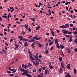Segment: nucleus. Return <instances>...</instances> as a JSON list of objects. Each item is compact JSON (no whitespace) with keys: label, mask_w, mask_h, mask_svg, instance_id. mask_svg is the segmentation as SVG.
<instances>
[{"label":"nucleus","mask_w":77,"mask_h":77,"mask_svg":"<svg viewBox=\"0 0 77 77\" xmlns=\"http://www.w3.org/2000/svg\"><path fill=\"white\" fill-rule=\"evenodd\" d=\"M25 74H26V76H27L29 77H32V75H29V74H28L27 72H25Z\"/></svg>","instance_id":"nucleus-4"},{"label":"nucleus","mask_w":77,"mask_h":77,"mask_svg":"<svg viewBox=\"0 0 77 77\" xmlns=\"http://www.w3.org/2000/svg\"><path fill=\"white\" fill-rule=\"evenodd\" d=\"M22 67L24 68V64H22Z\"/></svg>","instance_id":"nucleus-59"},{"label":"nucleus","mask_w":77,"mask_h":77,"mask_svg":"<svg viewBox=\"0 0 77 77\" xmlns=\"http://www.w3.org/2000/svg\"><path fill=\"white\" fill-rule=\"evenodd\" d=\"M75 52H77V48H76L74 49Z\"/></svg>","instance_id":"nucleus-38"},{"label":"nucleus","mask_w":77,"mask_h":77,"mask_svg":"<svg viewBox=\"0 0 77 77\" xmlns=\"http://www.w3.org/2000/svg\"><path fill=\"white\" fill-rule=\"evenodd\" d=\"M7 69H8V70H11V69L10 67H8Z\"/></svg>","instance_id":"nucleus-47"},{"label":"nucleus","mask_w":77,"mask_h":77,"mask_svg":"<svg viewBox=\"0 0 77 77\" xmlns=\"http://www.w3.org/2000/svg\"><path fill=\"white\" fill-rule=\"evenodd\" d=\"M29 57L31 60H35V59L34 58H33V57H32V55H30L29 56Z\"/></svg>","instance_id":"nucleus-7"},{"label":"nucleus","mask_w":77,"mask_h":77,"mask_svg":"<svg viewBox=\"0 0 77 77\" xmlns=\"http://www.w3.org/2000/svg\"><path fill=\"white\" fill-rule=\"evenodd\" d=\"M30 20H32V21H33L34 22H35V19L31 17L30 18Z\"/></svg>","instance_id":"nucleus-20"},{"label":"nucleus","mask_w":77,"mask_h":77,"mask_svg":"<svg viewBox=\"0 0 77 77\" xmlns=\"http://www.w3.org/2000/svg\"><path fill=\"white\" fill-rule=\"evenodd\" d=\"M40 75H41V76L42 77H43L44 76V74H43V73H41L40 74Z\"/></svg>","instance_id":"nucleus-35"},{"label":"nucleus","mask_w":77,"mask_h":77,"mask_svg":"<svg viewBox=\"0 0 77 77\" xmlns=\"http://www.w3.org/2000/svg\"><path fill=\"white\" fill-rule=\"evenodd\" d=\"M10 75V76H14V74H10V75Z\"/></svg>","instance_id":"nucleus-49"},{"label":"nucleus","mask_w":77,"mask_h":77,"mask_svg":"<svg viewBox=\"0 0 77 77\" xmlns=\"http://www.w3.org/2000/svg\"><path fill=\"white\" fill-rule=\"evenodd\" d=\"M15 63V62L14 61H13L11 63V64H14Z\"/></svg>","instance_id":"nucleus-55"},{"label":"nucleus","mask_w":77,"mask_h":77,"mask_svg":"<svg viewBox=\"0 0 77 77\" xmlns=\"http://www.w3.org/2000/svg\"><path fill=\"white\" fill-rule=\"evenodd\" d=\"M37 76H38V77H42V76H41V75H37Z\"/></svg>","instance_id":"nucleus-60"},{"label":"nucleus","mask_w":77,"mask_h":77,"mask_svg":"<svg viewBox=\"0 0 77 77\" xmlns=\"http://www.w3.org/2000/svg\"><path fill=\"white\" fill-rule=\"evenodd\" d=\"M36 43L35 42H34V43H33L32 45V48H35V46H34V45L35 44V43Z\"/></svg>","instance_id":"nucleus-12"},{"label":"nucleus","mask_w":77,"mask_h":77,"mask_svg":"<svg viewBox=\"0 0 77 77\" xmlns=\"http://www.w3.org/2000/svg\"><path fill=\"white\" fill-rule=\"evenodd\" d=\"M33 39H35V40H39V39H41V38L40 37L38 38V36L37 35H36L33 38Z\"/></svg>","instance_id":"nucleus-2"},{"label":"nucleus","mask_w":77,"mask_h":77,"mask_svg":"<svg viewBox=\"0 0 77 77\" xmlns=\"http://www.w3.org/2000/svg\"><path fill=\"white\" fill-rule=\"evenodd\" d=\"M29 53V54H31L32 53H31V52H30V51H29V52H28Z\"/></svg>","instance_id":"nucleus-61"},{"label":"nucleus","mask_w":77,"mask_h":77,"mask_svg":"<svg viewBox=\"0 0 77 77\" xmlns=\"http://www.w3.org/2000/svg\"><path fill=\"white\" fill-rule=\"evenodd\" d=\"M28 26H29L28 25H26V24L24 26L25 28H26V29H28V28H29Z\"/></svg>","instance_id":"nucleus-9"},{"label":"nucleus","mask_w":77,"mask_h":77,"mask_svg":"<svg viewBox=\"0 0 77 77\" xmlns=\"http://www.w3.org/2000/svg\"><path fill=\"white\" fill-rule=\"evenodd\" d=\"M49 67H50V69H53V66H49Z\"/></svg>","instance_id":"nucleus-32"},{"label":"nucleus","mask_w":77,"mask_h":77,"mask_svg":"<svg viewBox=\"0 0 77 77\" xmlns=\"http://www.w3.org/2000/svg\"><path fill=\"white\" fill-rule=\"evenodd\" d=\"M66 10H68V7H67V6H66Z\"/></svg>","instance_id":"nucleus-54"},{"label":"nucleus","mask_w":77,"mask_h":77,"mask_svg":"<svg viewBox=\"0 0 77 77\" xmlns=\"http://www.w3.org/2000/svg\"><path fill=\"white\" fill-rule=\"evenodd\" d=\"M60 47L61 48V49H63L64 48V46L62 45H60Z\"/></svg>","instance_id":"nucleus-19"},{"label":"nucleus","mask_w":77,"mask_h":77,"mask_svg":"<svg viewBox=\"0 0 77 77\" xmlns=\"http://www.w3.org/2000/svg\"><path fill=\"white\" fill-rule=\"evenodd\" d=\"M27 65L26 64L24 65V68L25 69H27Z\"/></svg>","instance_id":"nucleus-22"},{"label":"nucleus","mask_w":77,"mask_h":77,"mask_svg":"<svg viewBox=\"0 0 77 77\" xmlns=\"http://www.w3.org/2000/svg\"><path fill=\"white\" fill-rule=\"evenodd\" d=\"M28 29H29V31L30 32H31V29L30 28H29Z\"/></svg>","instance_id":"nucleus-58"},{"label":"nucleus","mask_w":77,"mask_h":77,"mask_svg":"<svg viewBox=\"0 0 77 77\" xmlns=\"http://www.w3.org/2000/svg\"><path fill=\"white\" fill-rule=\"evenodd\" d=\"M35 59L36 60L35 62H37L38 61V56L37 54H36L35 55Z\"/></svg>","instance_id":"nucleus-5"},{"label":"nucleus","mask_w":77,"mask_h":77,"mask_svg":"<svg viewBox=\"0 0 77 77\" xmlns=\"http://www.w3.org/2000/svg\"><path fill=\"white\" fill-rule=\"evenodd\" d=\"M62 31L63 32V33L65 34V35H66V33H68V34L70 35L72 33V32H69V31L66 30H64L63 29Z\"/></svg>","instance_id":"nucleus-1"},{"label":"nucleus","mask_w":77,"mask_h":77,"mask_svg":"<svg viewBox=\"0 0 77 77\" xmlns=\"http://www.w3.org/2000/svg\"><path fill=\"white\" fill-rule=\"evenodd\" d=\"M55 43L56 44H59V43H58V40L57 39H55Z\"/></svg>","instance_id":"nucleus-15"},{"label":"nucleus","mask_w":77,"mask_h":77,"mask_svg":"<svg viewBox=\"0 0 77 77\" xmlns=\"http://www.w3.org/2000/svg\"><path fill=\"white\" fill-rule=\"evenodd\" d=\"M73 34H74V35H77V31H75L73 32Z\"/></svg>","instance_id":"nucleus-31"},{"label":"nucleus","mask_w":77,"mask_h":77,"mask_svg":"<svg viewBox=\"0 0 77 77\" xmlns=\"http://www.w3.org/2000/svg\"><path fill=\"white\" fill-rule=\"evenodd\" d=\"M38 46H39V47H40V48H41V47H42V44H39Z\"/></svg>","instance_id":"nucleus-24"},{"label":"nucleus","mask_w":77,"mask_h":77,"mask_svg":"<svg viewBox=\"0 0 77 77\" xmlns=\"http://www.w3.org/2000/svg\"><path fill=\"white\" fill-rule=\"evenodd\" d=\"M28 66H32V64L30 63H29Z\"/></svg>","instance_id":"nucleus-43"},{"label":"nucleus","mask_w":77,"mask_h":77,"mask_svg":"<svg viewBox=\"0 0 77 77\" xmlns=\"http://www.w3.org/2000/svg\"><path fill=\"white\" fill-rule=\"evenodd\" d=\"M70 12H71V13H73V10H71Z\"/></svg>","instance_id":"nucleus-62"},{"label":"nucleus","mask_w":77,"mask_h":77,"mask_svg":"<svg viewBox=\"0 0 77 77\" xmlns=\"http://www.w3.org/2000/svg\"><path fill=\"white\" fill-rule=\"evenodd\" d=\"M33 72H36V70L35 69H34L33 71H32Z\"/></svg>","instance_id":"nucleus-34"},{"label":"nucleus","mask_w":77,"mask_h":77,"mask_svg":"<svg viewBox=\"0 0 77 77\" xmlns=\"http://www.w3.org/2000/svg\"><path fill=\"white\" fill-rule=\"evenodd\" d=\"M16 71H17L16 70H15L14 71H13L12 72V73H15V72Z\"/></svg>","instance_id":"nucleus-51"},{"label":"nucleus","mask_w":77,"mask_h":77,"mask_svg":"<svg viewBox=\"0 0 77 77\" xmlns=\"http://www.w3.org/2000/svg\"><path fill=\"white\" fill-rule=\"evenodd\" d=\"M32 35H31V36H29V37H28V38H32Z\"/></svg>","instance_id":"nucleus-64"},{"label":"nucleus","mask_w":77,"mask_h":77,"mask_svg":"<svg viewBox=\"0 0 77 77\" xmlns=\"http://www.w3.org/2000/svg\"><path fill=\"white\" fill-rule=\"evenodd\" d=\"M56 45H57V48H59V49H60V46H59V43L56 44Z\"/></svg>","instance_id":"nucleus-8"},{"label":"nucleus","mask_w":77,"mask_h":77,"mask_svg":"<svg viewBox=\"0 0 77 77\" xmlns=\"http://www.w3.org/2000/svg\"><path fill=\"white\" fill-rule=\"evenodd\" d=\"M46 35H48H48H49V34L48 33H46Z\"/></svg>","instance_id":"nucleus-63"},{"label":"nucleus","mask_w":77,"mask_h":77,"mask_svg":"<svg viewBox=\"0 0 77 77\" xmlns=\"http://www.w3.org/2000/svg\"><path fill=\"white\" fill-rule=\"evenodd\" d=\"M60 64H61V65L62 68H65V66H64V65L63 64V62L62 61L61 62Z\"/></svg>","instance_id":"nucleus-3"},{"label":"nucleus","mask_w":77,"mask_h":77,"mask_svg":"<svg viewBox=\"0 0 77 77\" xmlns=\"http://www.w3.org/2000/svg\"><path fill=\"white\" fill-rule=\"evenodd\" d=\"M60 27L61 28H66V27H65V26L64 25H63V26H60Z\"/></svg>","instance_id":"nucleus-14"},{"label":"nucleus","mask_w":77,"mask_h":77,"mask_svg":"<svg viewBox=\"0 0 77 77\" xmlns=\"http://www.w3.org/2000/svg\"><path fill=\"white\" fill-rule=\"evenodd\" d=\"M72 36H71L70 38L69 39V42H71V41H72Z\"/></svg>","instance_id":"nucleus-10"},{"label":"nucleus","mask_w":77,"mask_h":77,"mask_svg":"<svg viewBox=\"0 0 77 77\" xmlns=\"http://www.w3.org/2000/svg\"><path fill=\"white\" fill-rule=\"evenodd\" d=\"M65 36H66V38H70L69 36V35H65Z\"/></svg>","instance_id":"nucleus-28"},{"label":"nucleus","mask_w":77,"mask_h":77,"mask_svg":"<svg viewBox=\"0 0 77 77\" xmlns=\"http://www.w3.org/2000/svg\"><path fill=\"white\" fill-rule=\"evenodd\" d=\"M45 71V75H47V72H48V71L47 70H46Z\"/></svg>","instance_id":"nucleus-33"},{"label":"nucleus","mask_w":77,"mask_h":77,"mask_svg":"<svg viewBox=\"0 0 77 77\" xmlns=\"http://www.w3.org/2000/svg\"><path fill=\"white\" fill-rule=\"evenodd\" d=\"M70 27H72V26H73V24L71 23L70 25Z\"/></svg>","instance_id":"nucleus-44"},{"label":"nucleus","mask_w":77,"mask_h":77,"mask_svg":"<svg viewBox=\"0 0 77 77\" xmlns=\"http://www.w3.org/2000/svg\"><path fill=\"white\" fill-rule=\"evenodd\" d=\"M39 5H41V6H42V5H43V4H42L41 3H39Z\"/></svg>","instance_id":"nucleus-50"},{"label":"nucleus","mask_w":77,"mask_h":77,"mask_svg":"<svg viewBox=\"0 0 77 77\" xmlns=\"http://www.w3.org/2000/svg\"><path fill=\"white\" fill-rule=\"evenodd\" d=\"M34 39H31V42H35V40H34Z\"/></svg>","instance_id":"nucleus-30"},{"label":"nucleus","mask_w":77,"mask_h":77,"mask_svg":"<svg viewBox=\"0 0 77 77\" xmlns=\"http://www.w3.org/2000/svg\"><path fill=\"white\" fill-rule=\"evenodd\" d=\"M51 33L52 34V36H54V35H55L54 32H53V31H52L51 32Z\"/></svg>","instance_id":"nucleus-18"},{"label":"nucleus","mask_w":77,"mask_h":77,"mask_svg":"<svg viewBox=\"0 0 77 77\" xmlns=\"http://www.w3.org/2000/svg\"><path fill=\"white\" fill-rule=\"evenodd\" d=\"M39 71V72H41L42 71V68H40V69H39L38 70Z\"/></svg>","instance_id":"nucleus-41"},{"label":"nucleus","mask_w":77,"mask_h":77,"mask_svg":"<svg viewBox=\"0 0 77 77\" xmlns=\"http://www.w3.org/2000/svg\"><path fill=\"white\" fill-rule=\"evenodd\" d=\"M59 72H60V74H61V73H62V68L60 69V70Z\"/></svg>","instance_id":"nucleus-25"},{"label":"nucleus","mask_w":77,"mask_h":77,"mask_svg":"<svg viewBox=\"0 0 77 77\" xmlns=\"http://www.w3.org/2000/svg\"><path fill=\"white\" fill-rule=\"evenodd\" d=\"M28 46V44L27 43V42H26L25 44L24 45V47H27Z\"/></svg>","instance_id":"nucleus-17"},{"label":"nucleus","mask_w":77,"mask_h":77,"mask_svg":"<svg viewBox=\"0 0 77 77\" xmlns=\"http://www.w3.org/2000/svg\"><path fill=\"white\" fill-rule=\"evenodd\" d=\"M67 50H68V51L69 53H71V51H70V50H69V48H68L67 49Z\"/></svg>","instance_id":"nucleus-40"},{"label":"nucleus","mask_w":77,"mask_h":77,"mask_svg":"<svg viewBox=\"0 0 77 77\" xmlns=\"http://www.w3.org/2000/svg\"><path fill=\"white\" fill-rule=\"evenodd\" d=\"M70 64H69L67 65V68L68 69H70Z\"/></svg>","instance_id":"nucleus-16"},{"label":"nucleus","mask_w":77,"mask_h":77,"mask_svg":"<svg viewBox=\"0 0 77 77\" xmlns=\"http://www.w3.org/2000/svg\"><path fill=\"white\" fill-rule=\"evenodd\" d=\"M24 16L22 17L23 18H25V16H26V13H24Z\"/></svg>","instance_id":"nucleus-42"},{"label":"nucleus","mask_w":77,"mask_h":77,"mask_svg":"<svg viewBox=\"0 0 77 77\" xmlns=\"http://www.w3.org/2000/svg\"><path fill=\"white\" fill-rule=\"evenodd\" d=\"M53 48H54V47H52L51 48V50H53Z\"/></svg>","instance_id":"nucleus-45"},{"label":"nucleus","mask_w":77,"mask_h":77,"mask_svg":"<svg viewBox=\"0 0 77 77\" xmlns=\"http://www.w3.org/2000/svg\"><path fill=\"white\" fill-rule=\"evenodd\" d=\"M48 43H46L45 44V46H46V47H47V46H48Z\"/></svg>","instance_id":"nucleus-52"},{"label":"nucleus","mask_w":77,"mask_h":77,"mask_svg":"<svg viewBox=\"0 0 77 77\" xmlns=\"http://www.w3.org/2000/svg\"><path fill=\"white\" fill-rule=\"evenodd\" d=\"M7 73H8V74H11V72H10L8 70L7 71Z\"/></svg>","instance_id":"nucleus-36"},{"label":"nucleus","mask_w":77,"mask_h":77,"mask_svg":"<svg viewBox=\"0 0 77 77\" xmlns=\"http://www.w3.org/2000/svg\"><path fill=\"white\" fill-rule=\"evenodd\" d=\"M38 57H39V58H41V57H42V56L41 55H39L38 56Z\"/></svg>","instance_id":"nucleus-53"},{"label":"nucleus","mask_w":77,"mask_h":77,"mask_svg":"<svg viewBox=\"0 0 77 77\" xmlns=\"http://www.w3.org/2000/svg\"><path fill=\"white\" fill-rule=\"evenodd\" d=\"M53 42H51L49 44V45H52V44H53Z\"/></svg>","instance_id":"nucleus-27"},{"label":"nucleus","mask_w":77,"mask_h":77,"mask_svg":"<svg viewBox=\"0 0 77 77\" xmlns=\"http://www.w3.org/2000/svg\"><path fill=\"white\" fill-rule=\"evenodd\" d=\"M75 42L76 44H77V39H76V40H75Z\"/></svg>","instance_id":"nucleus-57"},{"label":"nucleus","mask_w":77,"mask_h":77,"mask_svg":"<svg viewBox=\"0 0 77 77\" xmlns=\"http://www.w3.org/2000/svg\"><path fill=\"white\" fill-rule=\"evenodd\" d=\"M71 75H70V74L68 72L67 75H65V77H70Z\"/></svg>","instance_id":"nucleus-6"},{"label":"nucleus","mask_w":77,"mask_h":77,"mask_svg":"<svg viewBox=\"0 0 77 77\" xmlns=\"http://www.w3.org/2000/svg\"><path fill=\"white\" fill-rule=\"evenodd\" d=\"M22 75H25L26 76L27 75V74L26 73H25V72H24V73H22Z\"/></svg>","instance_id":"nucleus-23"},{"label":"nucleus","mask_w":77,"mask_h":77,"mask_svg":"<svg viewBox=\"0 0 77 77\" xmlns=\"http://www.w3.org/2000/svg\"><path fill=\"white\" fill-rule=\"evenodd\" d=\"M17 48H18L15 47L14 48V50H17Z\"/></svg>","instance_id":"nucleus-56"},{"label":"nucleus","mask_w":77,"mask_h":77,"mask_svg":"<svg viewBox=\"0 0 77 77\" xmlns=\"http://www.w3.org/2000/svg\"><path fill=\"white\" fill-rule=\"evenodd\" d=\"M46 15H48V16H50V15H49V14L46 13H45H45H44Z\"/></svg>","instance_id":"nucleus-46"},{"label":"nucleus","mask_w":77,"mask_h":77,"mask_svg":"<svg viewBox=\"0 0 77 77\" xmlns=\"http://www.w3.org/2000/svg\"><path fill=\"white\" fill-rule=\"evenodd\" d=\"M34 64L35 66H38V65L39 64V63L38 62H36Z\"/></svg>","instance_id":"nucleus-11"},{"label":"nucleus","mask_w":77,"mask_h":77,"mask_svg":"<svg viewBox=\"0 0 77 77\" xmlns=\"http://www.w3.org/2000/svg\"><path fill=\"white\" fill-rule=\"evenodd\" d=\"M74 72L75 74H76V69H74Z\"/></svg>","instance_id":"nucleus-26"},{"label":"nucleus","mask_w":77,"mask_h":77,"mask_svg":"<svg viewBox=\"0 0 77 77\" xmlns=\"http://www.w3.org/2000/svg\"><path fill=\"white\" fill-rule=\"evenodd\" d=\"M6 17H8V16H6L5 15L2 16V18H6Z\"/></svg>","instance_id":"nucleus-48"},{"label":"nucleus","mask_w":77,"mask_h":77,"mask_svg":"<svg viewBox=\"0 0 77 77\" xmlns=\"http://www.w3.org/2000/svg\"><path fill=\"white\" fill-rule=\"evenodd\" d=\"M19 38L20 39V41H23V36L21 35L19 36Z\"/></svg>","instance_id":"nucleus-13"},{"label":"nucleus","mask_w":77,"mask_h":77,"mask_svg":"<svg viewBox=\"0 0 77 77\" xmlns=\"http://www.w3.org/2000/svg\"><path fill=\"white\" fill-rule=\"evenodd\" d=\"M65 26H66L65 27H66L65 28V29H67V28H68V27H69V25L68 24H66Z\"/></svg>","instance_id":"nucleus-21"},{"label":"nucleus","mask_w":77,"mask_h":77,"mask_svg":"<svg viewBox=\"0 0 77 77\" xmlns=\"http://www.w3.org/2000/svg\"><path fill=\"white\" fill-rule=\"evenodd\" d=\"M62 57H59V59L60 60V62H61V61H62Z\"/></svg>","instance_id":"nucleus-29"},{"label":"nucleus","mask_w":77,"mask_h":77,"mask_svg":"<svg viewBox=\"0 0 77 77\" xmlns=\"http://www.w3.org/2000/svg\"><path fill=\"white\" fill-rule=\"evenodd\" d=\"M45 53L46 54H48V50L46 51Z\"/></svg>","instance_id":"nucleus-39"},{"label":"nucleus","mask_w":77,"mask_h":77,"mask_svg":"<svg viewBox=\"0 0 77 77\" xmlns=\"http://www.w3.org/2000/svg\"><path fill=\"white\" fill-rule=\"evenodd\" d=\"M42 69L43 70H45V67H43L42 68Z\"/></svg>","instance_id":"nucleus-37"}]
</instances>
